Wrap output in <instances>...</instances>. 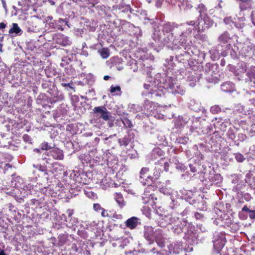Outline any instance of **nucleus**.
<instances>
[{"instance_id": "1", "label": "nucleus", "mask_w": 255, "mask_h": 255, "mask_svg": "<svg viewBox=\"0 0 255 255\" xmlns=\"http://www.w3.org/2000/svg\"><path fill=\"white\" fill-rule=\"evenodd\" d=\"M213 24V21L207 14L200 17L197 24L193 20L180 25L165 22L154 28L152 38L155 42L164 44L171 43L177 48L186 49L189 45L188 38L193 32L205 30Z\"/></svg>"}, {"instance_id": "2", "label": "nucleus", "mask_w": 255, "mask_h": 255, "mask_svg": "<svg viewBox=\"0 0 255 255\" xmlns=\"http://www.w3.org/2000/svg\"><path fill=\"white\" fill-rule=\"evenodd\" d=\"M158 81L160 80L162 85L158 86L155 85L152 89V94L160 97L163 95L165 92L167 90L173 94H179L183 95L185 93V90L183 87L179 85H177L175 80L171 77L166 75L162 76L160 74H157L156 79Z\"/></svg>"}, {"instance_id": "3", "label": "nucleus", "mask_w": 255, "mask_h": 255, "mask_svg": "<svg viewBox=\"0 0 255 255\" xmlns=\"http://www.w3.org/2000/svg\"><path fill=\"white\" fill-rule=\"evenodd\" d=\"M156 214L158 216L157 218L158 224L160 227H165L168 225L173 224L172 231L177 234H179L183 231V226H186L187 221L182 220H179L178 217L169 214L168 212L161 207H158L156 210Z\"/></svg>"}, {"instance_id": "4", "label": "nucleus", "mask_w": 255, "mask_h": 255, "mask_svg": "<svg viewBox=\"0 0 255 255\" xmlns=\"http://www.w3.org/2000/svg\"><path fill=\"white\" fill-rule=\"evenodd\" d=\"M215 66L210 63H207L203 70L205 78L210 83H217L218 79L214 71Z\"/></svg>"}, {"instance_id": "5", "label": "nucleus", "mask_w": 255, "mask_h": 255, "mask_svg": "<svg viewBox=\"0 0 255 255\" xmlns=\"http://www.w3.org/2000/svg\"><path fill=\"white\" fill-rule=\"evenodd\" d=\"M163 235V232L161 230L154 231L151 226H145L144 228V237L146 239H161Z\"/></svg>"}, {"instance_id": "6", "label": "nucleus", "mask_w": 255, "mask_h": 255, "mask_svg": "<svg viewBox=\"0 0 255 255\" xmlns=\"http://www.w3.org/2000/svg\"><path fill=\"white\" fill-rule=\"evenodd\" d=\"M53 40L56 43L64 47L70 46L72 43L69 37L61 33L55 34L53 37Z\"/></svg>"}, {"instance_id": "7", "label": "nucleus", "mask_w": 255, "mask_h": 255, "mask_svg": "<svg viewBox=\"0 0 255 255\" xmlns=\"http://www.w3.org/2000/svg\"><path fill=\"white\" fill-rule=\"evenodd\" d=\"M93 112L96 115L97 117H99L104 120L107 121L110 119V113L104 106H99L95 107L93 109Z\"/></svg>"}, {"instance_id": "8", "label": "nucleus", "mask_w": 255, "mask_h": 255, "mask_svg": "<svg viewBox=\"0 0 255 255\" xmlns=\"http://www.w3.org/2000/svg\"><path fill=\"white\" fill-rule=\"evenodd\" d=\"M133 106L136 109V112L143 111L144 112H147V114L152 112L154 109L153 103L147 100L144 101L142 106H139L137 105H133Z\"/></svg>"}, {"instance_id": "9", "label": "nucleus", "mask_w": 255, "mask_h": 255, "mask_svg": "<svg viewBox=\"0 0 255 255\" xmlns=\"http://www.w3.org/2000/svg\"><path fill=\"white\" fill-rule=\"evenodd\" d=\"M47 155L56 160H62L64 157L63 151L58 148H54L47 152Z\"/></svg>"}, {"instance_id": "10", "label": "nucleus", "mask_w": 255, "mask_h": 255, "mask_svg": "<svg viewBox=\"0 0 255 255\" xmlns=\"http://www.w3.org/2000/svg\"><path fill=\"white\" fill-rule=\"evenodd\" d=\"M148 244L149 245L153 244L155 242V243L161 248L165 247V244H167V248L170 252H171V251L175 252V249H177V248H176L175 245H173V244L171 243H165L163 240H148Z\"/></svg>"}, {"instance_id": "11", "label": "nucleus", "mask_w": 255, "mask_h": 255, "mask_svg": "<svg viewBox=\"0 0 255 255\" xmlns=\"http://www.w3.org/2000/svg\"><path fill=\"white\" fill-rule=\"evenodd\" d=\"M127 227L130 229H134L140 225V219L136 217H132L128 219L125 222Z\"/></svg>"}, {"instance_id": "12", "label": "nucleus", "mask_w": 255, "mask_h": 255, "mask_svg": "<svg viewBox=\"0 0 255 255\" xmlns=\"http://www.w3.org/2000/svg\"><path fill=\"white\" fill-rule=\"evenodd\" d=\"M156 76H157V74L155 75V78H154V80L153 81V82H150V84H144V89H147V90H148L150 89V91L148 93V94H145L146 96H148L149 97L150 96L151 97H160L159 96H156V95H154L153 94H152V89H153V87L154 86V85H158V86H160V85H162V82L161 83L160 80H159V81H158V80H157L156 79Z\"/></svg>"}, {"instance_id": "13", "label": "nucleus", "mask_w": 255, "mask_h": 255, "mask_svg": "<svg viewBox=\"0 0 255 255\" xmlns=\"http://www.w3.org/2000/svg\"><path fill=\"white\" fill-rule=\"evenodd\" d=\"M200 75L201 74L195 72H191L189 74L187 77V80L190 86L193 87L196 85V83L200 78Z\"/></svg>"}, {"instance_id": "14", "label": "nucleus", "mask_w": 255, "mask_h": 255, "mask_svg": "<svg viewBox=\"0 0 255 255\" xmlns=\"http://www.w3.org/2000/svg\"><path fill=\"white\" fill-rule=\"evenodd\" d=\"M66 22H67L64 19L60 18L57 20L50 21L48 23V24L49 26L51 28L63 30L64 28H63V26L64 24H66Z\"/></svg>"}, {"instance_id": "15", "label": "nucleus", "mask_w": 255, "mask_h": 255, "mask_svg": "<svg viewBox=\"0 0 255 255\" xmlns=\"http://www.w3.org/2000/svg\"><path fill=\"white\" fill-rule=\"evenodd\" d=\"M208 179L214 184H218L221 183L222 178L220 174L215 173V171H211L209 172Z\"/></svg>"}, {"instance_id": "16", "label": "nucleus", "mask_w": 255, "mask_h": 255, "mask_svg": "<svg viewBox=\"0 0 255 255\" xmlns=\"http://www.w3.org/2000/svg\"><path fill=\"white\" fill-rule=\"evenodd\" d=\"M221 48V45H218L216 47L213 48L209 51L211 58L213 60L219 58L220 54L221 53V50L220 49Z\"/></svg>"}, {"instance_id": "17", "label": "nucleus", "mask_w": 255, "mask_h": 255, "mask_svg": "<svg viewBox=\"0 0 255 255\" xmlns=\"http://www.w3.org/2000/svg\"><path fill=\"white\" fill-rule=\"evenodd\" d=\"M114 196L115 200L121 208L126 206V203L124 199L123 195L121 193H115Z\"/></svg>"}, {"instance_id": "18", "label": "nucleus", "mask_w": 255, "mask_h": 255, "mask_svg": "<svg viewBox=\"0 0 255 255\" xmlns=\"http://www.w3.org/2000/svg\"><path fill=\"white\" fill-rule=\"evenodd\" d=\"M221 90L224 92H232L235 89L234 84L230 82L224 83L221 86Z\"/></svg>"}, {"instance_id": "19", "label": "nucleus", "mask_w": 255, "mask_h": 255, "mask_svg": "<svg viewBox=\"0 0 255 255\" xmlns=\"http://www.w3.org/2000/svg\"><path fill=\"white\" fill-rule=\"evenodd\" d=\"M226 240H214L213 242L214 250L217 253H219L220 251L225 246Z\"/></svg>"}, {"instance_id": "20", "label": "nucleus", "mask_w": 255, "mask_h": 255, "mask_svg": "<svg viewBox=\"0 0 255 255\" xmlns=\"http://www.w3.org/2000/svg\"><path fill=\"white\" fill-rule=\"evenodd\" d=\"M26 31L28 32H35L36 30V26L34 24L32 19L27 20L24 23Z\"/></svg>"}, {"instance_id": "21", "label": "nucleus", "mask_w": 255, "mask_h": 255, "mask_svg": "<svg viewBox=\"0 0 255 255\" xmlns=\"http://www.w3.org/2000/svg\"><path fill=\"white\" fill-rule=\"evenodd\" d=\"M218 40L220 42L223 43H230L232 40V37L228 32L225 31L220 35Z\"/></svg>"}, {"instance_id": "22", "label": "nucleus", "mask_w": 255, "mask_h": 255, "mask_svg": "<svg viewBox=\"0 0 255 255\" xmlns=\"http://www.w3.org/2000/svg\"><path fill=\"white\" fill-rule=\"evenodd\" d=\"M163 153V151L160 148H155L152 150L151 152L152 158L154 159L159 158V159H160L161 158H163L162 157Z\"/></svg>"}, {"instance_id": "23", "label": "nucleus", "mask_w": 255, "mask_h": 255, "mask_svg": "<svg viewBox=\"0 0 255 255\" xmlns=\"http://www.w3.org/2000/svg\"><path fill=\"white\" fill-rule=\"evenodd\" d=\"M33 186L31 184H28L25 186H24L23 188L21 191V194L22 196L24 197L27 196L28 195L31 194V190L33 189Z\"/></svg>"}, {"instance_id": "24", "label": "nucleus", "mask_w": 255, "mask_h": 255, "mask_svg": "<svg viewBox=\"0 0 255 255\" xmlns=\"http://www.w3.org/2000/svg\"><path fill=\"white\" fill-rule=\"evenodd\" d=\"M9 33H15L17 35H21L22 30L17 23H12V27L9 29Z\"/></svg>"}, {"instance_id": "25", "label": "nucleus", "mask_w": 255, "mask_h": 255, "mask_svg": "<svg viewBox=\"0 0 255 255\" xmlns=\"http://www.w3.org/2000/svg\"><path fill=\"white\" fill-rule=\"evenodd\" d=\"M187 123L186 119L183 117H179L178 119L175 121V127L176 128L182 127L185 125Z\"/></svg>"}, {"instance_id": "26", "label": "nucleus", "mask_w": 255, "mask_h": 255, "mask_svg": "<svg viewBox=\"0 0 255 255\" xmlns=\"http://www.w3.org/2000/svg\"><path fill=\"white\" fill-rule=\"evenodd\" d=\"M155 166L154 169L153 175L155 179H158L160 176V173L162 171L161 166H160V164L158 162V161L155 162Z\"/></svg>"}, {"instance_id": "27", "label": "nucleus", "mask_w": 255, "mask_h": 255, "mask_svg": "<svg viewBox=\"0 0 255 255\" xmlns=\"http://www.w3.org/2000/svg\"><path fill=\"white\" fill-rule=\"evenodd\" d=\"M155 180L154 176L151 177V176L147 175L144 179L141 180L140 181L143 185H151Z\"/></svg>"}, {"instance_id": "28", "label": "nucleus", "mask_w": 255, "mask_h": 255, "mask_svg": "<svg viewBox=\"0 0 255 255\" xmlns=\"http://www.w3.org/2000/svg\"><path fill=\"white\" fill-rule=\"evenodd\" d=\"M116 242L113 243L112 245L113 247H115L117 246H119V248L121 249H124L125 246L127 245L129 243L128 240H115Z\"/></svg>"}, {"instance_id": "29", "label": "nucleus", "mask_w": 255, "mask_h": 255, "mask_svg": "<svg viewBox=\"0 0 255 255\" xmlns=\"http://www.w3.org/2000/svg\"><path fill=\"white\" fill-rule=\"evenodd\" d=\"M247 76L251 81L255 83V67H251L247 72Z\"/></svg>"}, {"instance_id": "30", "label": "nucleus", "mask_w": 255, "mask_h": 255, "mask_svg": "<svg viewBox=\"0 0 255 255\" xmlns=\"http://www.w3.org/2000/svg\"><path fill=\"white\" fill-rule=\"evenodd\" d=\"M197 10H198V12L200 13V17L207 14V8L203 3H200L198 5Z\"/></svg>"}, {"instance_id": "31", "label": "nucleus", "mask_w": 255, "mask_h": 255, "mask_svg": "<svg viewBox=\"0 0 255 255\" xmlns=\"http://www.w3.org/2000/svg\"><path fill=\"white\" fill-rule=\"evenodd\" d=\"M159 191L164 195H171L173 190L171 188L166 187V186H162L159 187Z\"/></svg>"}, {"instance_id": "32", "label": "nucleus", "mask_w": 255, "mask_h": 255, "mask_svg": "<svg viewBox=\"0 0 255 255\" xmlns=\"http://www.w3.org/2000/svg\"><path fill=\"white\" fill-rule=\"evenodd\" d=\"M158 162L160 164V166L162 167L163 165L164 166V169L166 171L168 170L169 164L167 159L161 158L160 159L158 160Z\"/></svg>"}, {"instance_id": "33", "label": "nucleus", "mask_w": 255, "mask_h": 255, "mask_svg": "<svg viewBox=\"0 0 255 255\" xmlns=\"http://www.w3.org/2000/svg\"><path fill=\"white\" fill-rule=\"evenodd\" d=\"M67 223L68 226L70 228L74 226L78 227L79 226L78 219L75 217L71 218L69 220H68Z\"/></svg>"}, {"instance_id": "34", "label": "nucleus", "mask_w": 255, "mask_h": 255, "mask_svg": "<svg viewBox=\"0 0 255 255\" xmlns=\"http://www.w3.org/2000/svg\"><path fill=\"white\" fill-rule=\"evenodd\" d=\"M99 53L103 59L107 58L110 55V51L108 48H103L98 50Z\"/></svg>"}, {"instance_id": "35", "label": "nucleus", "mask_w": 255, "mask_h": 255, "mask_svg": "<svg viewBox=\"0 0 255 255\" xmlns=\"http://www.w3.org/2000/svg\"><path fill=\"white\" fill-rule=\"evenodd\" d=\"M149 169L147 167H143L140 171L139 172V180L143 179L147 176V173L149 172Z\"/></svg>"}, {"instance_id": "36", "label": "nucleus", "mask_w": 255, "mask_h": 255, "mask_svg": "<svg viewBox=\"0 0 255 255\" xmlns=\"http://www.w3.org/2000/svg\"><path fill=\"white\" fill-rule=\"evenodd\" d=\"M188 54L185 51H183L182 53L176 55L175 58L179 62H182L186 60Z\"/></svg>"}, {"instance_id": "37", "label": "nucleus", "mask_w": 255, "mask_h": 255, "mask_svg": "<svg viewBox=\"0 0 255 255\" xmlns=\"http://www.w3.org/2000/svg\"><path fill=\"white\" fill-rule=\"evenodd\" d=\"M110 92L114 95H120L121 93V89L120 86H113V85L111 87Z\"/></svg>"}, {"instance_id": "38", "label": "nucleus", "mask_w": 255, "mask_h": 255, "mask_svg": "<svg viewBox=\"0 0 255 255\" xmlns=\"http://www.w3.org/2000/svg\"><path fill=\"white\" fill-rule=\"evenodd\" d=\"M53 172L58 173L63 170V166L60 164L59 163L56 162L53 165Z\"/></svg>"}, {"instance_id": "39", "label": "nucleus", "mask_w": 255, "mask_h": 255, "mask_svg": "<svg viewBox=\"0 0 255 255\" xmlns=\"http://www.w3.org/2000/svg\"><path fill=\"white\" fill-rule=\"evenodd\" d=\"M246 138V135L243 133H239L238 135V139L235 141V143L237 145H239V142L244 141Z\"/></svg>"}, {"instance_id": "40", "label": "nucleus", "mask_w": 255, "mask_h": 255, "mask_svg": "<svg viewBox=\"0 0 255 255\" xmlns=\"http://www.w3.org/2000/svg\"><path fill=\"white\" fill-rule=\"evenodd\" d=\"M250 69V68H248V65L246 63L242 62L240 64V72L244 73L246 72L247 75V72Z\"/></svg>"}, {"instance_id": "41", "label": "nucleus", "mask_w": 255, "mask_h": 255, "mask_svg": "<svg viewBox=\"0 0 255 255\" xmlns=\"http://www.w3.org/2000/svg\"><path fill=\"white\" fill-rule=\"evenodd\" d=\"M109 180L110 181L107 182V181H108V179H107L106 178L102 179L101 183L102 185H103L104 186V187L103 188L106 189L107 188L110 186L111 184H112V181L110 179Z\"/></svg>"}, {"instance_id": "42", "label": "nucleus", "mask_w": 255, "mask_h": 255, "mask_svg": "<svg viewBox=\"0 0 255 255\" xmlns=\"http://www.w3.org/2000/svg\"><path fill=\"white\" fill-rule=\"evenodd\" d=\"M123 123L126 128H130L133 127L131 121L128 118H124L123 120Z\"/></svg>"}, {"instance_id": "43", "label": "nucleus", "mask_w": 255, "mask_h": 255, "mask_svg": "<svg viewBox=\"0 0 255 255\" xmlns=\"http://www.w3.org/2000/svg\"><path fill=\"white\" fill-rule=\"evenodd\" d=\"M119 143L121 146L124 145L126 146L129 143V140L126 136H125L122 139H119Z\"/></svg>"}, {"instance_id": "44", "label": "nucleus", "mask_w": 255, "mask_h": 255, "mask_svg": "<svg viewBox=\"0 0 255 255\" xmlns=\"http://www.w3.org/2000/svg\"><path fill=\"white\" fill-rule=\"evenodd\" d=\"M235 158L238 162H242L245 160L244 155L240 153H236L235 154Z\"/></svg>"}, {"instance_id": "45", "label": "nucleus", "mask_w": 255, "mask_h": 255, "mask_svg": "<svg viewBox=\"0 0 255 255\" xmlns=\"http://www.w3.org/2000/svg\"><path fill=\"white\" fill-rule=\"evenodd\" d=\"M78 235L79 236L80 238H83V239H85L87 238H88V235L86 231L84 230H78L77 232Z\"/></svg>"}, {"instance_id": "46", "label": "nucleus", "mask_w": 255, "mask_h": 255, "mask_svg": "<svg viewBox=\"0 0 255 255\" xmlns=\"http://www.w3.org/2000/svg\"><path fill=\"white\" fill-rule=\"evenodd\" d=\"M220 107L218 105H215L211 107L210 111L213 114H217L221 111Z\"/></svg>"}, {"instance_id": "47", "label": "nucleus", "mask_w": 255, "mask_h": 255, "mask_svg": "<svg viewBox=\"0 0 255 255\" xmlns=\"http://www.w3.org/2000/svg\"><path fill=\"white\" fill-rule=\"evenodd\" d=\"M71 249L73 252H77V253H78V252L80 253L82 251L80 246L79 245H77L75 243H74L72 245Z\"/></svg>"}, {"instance_id": "48", "label": "nucleus", "mask_w": 255, "mask_h": 255, "mask_svg": "<svg viewBox=\"0 0 255 255\" xmlns=\"http://www.w3.org/2000/svg\"><path fill=\"white\" fill-rule=\"evenodd\" d=\"M174 59L173 56H170L169 59H167L166 60V63H165V65L167 64V66L168 67V68H170L172 66V64H173V61Z\"/></svg>"}, {"instance_id": "49", "label": "nucleus", "mask_w": 255, "mask_h": 255, "mask_svg": "<svg viewBox=\"0 0 255 255\" xmlns=\"http://www.w3.org/2000/svg\"><path fill=\"white\" fill-rule=\"evenodd\" d=\"M227 135L229 138L232 140H234L236 138V135L234 132V130L232 129H230L228 130Z\"/></svg>"}, {"instance_id": "50", "label": "nucleus", "mask_w": 255, "mask_h": 255, "mask_svg": "<svg viewBox=\"0 0 255 255\" xmlns=\"http://www.w3.org/2000/svg\"><path fill=\"white\" fill-rule=\"evenodd\" d=\"M65 71L67 74L71 75L73 74L74 69L71 66H69L65 68Z\"/></svg>"}, {"instance_id": "51", "label": "nucleus", "mask_w": 255, "mask_h": 255, "mask_svg": "<svg viewBox=\"0 0 255 255\" xmlns=\"http://www.w3.org/2000/svg\"><path fill=\"white\" fill-rule=\"evenodd\" d=\"M33 166L36 170H38L41 172H44L46 170L44 166H41L40 164H33Z\"/></svg>"}, {"instance_id": "52", "label": "nucleus", "mask_w": 255, "mask_h": 255, "mask_svg": "<svg viewBox=\"0 0 255 255\" xmlns=\"http://www.w3.org/2000/svg\"><path fill=\"white\" fill-rule=\"evenodd\" d=\"M236 111L239 113L245 114L246 113L244 107L241 105H239L236 107Z\"/></svg>"}, {"instance_id": "53", "label": "nucleus", "mask_w": 255, "mask_h": 255, "mask_svg": "<svg viewBox=\"0 0 255 255\" xmlns=\"http://www.w3.org/2000/svg\"><path fill=\"white\" fill-rule=\"evenodd\" d=\"M41 149L43 150H48L49 149L52 148V146L48 144L47 142H43L41 144Z\"/></svg>"}, {"instance_id": "54", "label": "nucleus", "mask_w": 255, "mask_h": 255, "mask_svg": "<svg viewBox=\"0 0 255 255\" xmlns=\"http://www.w3.org/2000/svg\"><path fill=\"white\" fill-rule=\"evenodd\" d=\"M177 139L178 140V142L182 143V144H185L187 142L188 138L186 137H179Z\"/></svg>"}, {"instance_id": "55", "label": "nucleus", "mask_w": 255, "mask_h": 255, "mask_svg": "<svg viewBox=\"0 0 255 255\" xmlns=\"http://www.w3.org/2000/svg\"><path fill=\"white\" fill-rule=\"evenodd\" d=\"M61 85L64 87H69L70 89L74 91V87L73 86L72 83H61Z\"/></svg>"}, {"instance_id": "56", "label": "nucleus", "mask_w": 255, "mask_h": 255, "mask_svg": "<svg viewBox=\"0 0 255 255\" xmlns=\"http://www.w3.org/2000/svg\"><path fill=\"white\" fill-rule=\"evenodd\" d=\"M93 208L94 210L97 212L101 211L103 209L99 204H94L93 205Z\"/></svg>"}, {"instance_id": "57", "label": "nucleus", "mask_w": 255, "mask_h": 255, "mask_svg": "<svg viewBox=\"0 0 255 255\" xmlns=\"http://www.w3.org/2000/svg\"><path fill=\"white\" fill-rule=\"evenodd\" d=\"M171 203L169 205V207L171 209H174L175 208V206L177 204V202H176L175 200L171 198Z\"/></svg>"}, {"instance_id": "58", "label": "nucleus", "mask_w": 255, "mask_h": 255, "mask_svg": "<svg viewBox=\"0 0 255 255\" xmlns=\"http://www.w3.org/2000/svg\"><path fill=\"white\" fill-rule=\"evenodd\" d=\"M101 211H102L101 215L102 217H105L109 216V214H108V212L107 210H106L103 208L102 210H101Z\"/></svg>"}, {"instance_id": "59", "label": "nucleus", "mask_w": 255, "mask_h": 255, "mask_svg": "<svg viewBox=\"0 0 255 255\" xmlns=\"http://www.w3.org/2000/svg\"><path fill=\"white\" fill-rule=\"evenodd\" d=\"M79 226H81V228H88L89 226V223H87V222H83L82 221L81 223L79 225Z\"/></svg>"}, {"instance_id": "60", "label": "nucleus", "mask_w": 255, "mask_h": 255, "mask_svg": "<svg viewBox=\"0 0 255 255\" xmlns=\"http://www.w3.org/2000/svg\"><path fill=\"white\" fill-rule=\"evenodd\" d=\"M191 227H191V225H190L189 223H187V225H186V226H183V228H183V231H182V232H185V231H186L187 229V230H189V229H187V228H191ZM185 233H186V232H185Z\"/></svg>"}, {"instance_id": "61", "label": "nucleus", "mask_w": 255, "mask_h": 255, "mask_svg": "<svg viewBox=\"0 0 255 255\" xmlns=\"http://www.w3.org/2000/svg\"><path fill=\"white\" fill-rule=\"evenodd\" d=\"M194 216L196 219L198 220L202 219L203 217L202 214L198 212L195 213Z\"/></svg>"}, {"instance_id": "62", "label": "nucleus", "mask_w": 255, "mask_h": 255, "mask_svg": "<svg viewBox=\"0 0 255 255\" xmlns=\"http://www.w3.org/2000/svg\"><path fill=\"white\" fill-rule=\"evenodd\" d=\"M249 213H250L249 216L251 219H254L255 218V211H253V210L250 211Z\"/></svg>"}, {"instance_id": "63", "label": "nucleus", "mask_w": 255, "mask_h": 255, "mask_svg": "<svg viewBox=\"0 0 255 255\" xmlns=\"http://www.w3.org/2000/svg\"><path fill=\"white\" fill-rule=\"evenodd\" d=\"M73 213H74V212H73V210L68 209L67 211V213L68 214V218H72V216L73 214Z\"/></svg>"}, {"instance_id": "64", "label": "nucleus", "mask_w": 255, "mask_h": 255, "mask_svg": "<svg viewBox=\"0 0 255 255\" xmlns=\"http://www.w3.org/2000/svg\"><path fill=\"white\" fill-rule=\"evenodd\" d=\"M23 140L26 142L30 141V137L27 134H24L23 136Z\"/></svg>"}]
</instances>
